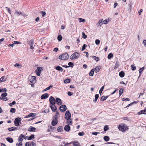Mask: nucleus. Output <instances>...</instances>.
I'll list each match as a JSON object with an SVG mask.
<instances>
[{"instance_id": "nucleus-1", "label": "nucleus", "mask_w": 146, "mask_h": 146, "mask_svg": "<svg viewBox=\"0 0 146 146\" xmlns=\"http://www.w3.org/2000/svg\"><path fill=\"white\" fill-rule=\"evenodd\" d=\"M69 57V56L67 52L59 56L58 58L62 60H67Z\"/></svg>"}, {"instance_id": "nucleus-2", "label": "nucleus", "mask_w": 146, "mask_h": 146, "mask_svg": "<svg viewBox=\"0 0 146 146\" xmlns=\"http://www.w3.org/2000/svg\"><path fill=\"white\" fill-rule=\"evenodd\" d=\"M80 56V54L78 52H75L72 54L70 56V58L71 60H73L78 58Z\"/></svg>"}, {"instance_id": "nucleus-3", "label": "nucleus", "mask_w": 146, "mask_h": 146, "mask_svg": "<svg viewBox=\"0 0 146 146\" xmlns=\"http://www.w3.org/2000/svg\"><path fill=\"white\" fill-rule=\"evenodd\" d=\"M21 120V118H16L15 120L14 123L15 125L17 126H18L19 125V123Z\"/></svg>"}, {"instance_id": "nucleus-4", "label": "nucleus", "mask_w": 146, "mask_h": 146, "mask_svg": "<svg viewBox=\"0 0 146 146\" xmlns=\"http://www.w3.org/2000/svg\"><path fill=\"white\" fill-rule=\"evenodd\" d=\"M43 70L42 68L40 67H38L37 68V69L35 71V73L38 76H39L41 73V72Z\"/></svg>"}, {"instance_id": "nucleus-5", "label": "nucleus", "mask_w": 146, "mask_h": 146, "mask_svg": "<svg viewBox=\"0 0 146 146\" xmlns=\"http://www.w3.org/2000/svg\"><path fill=\"white\" fill-rule=\"evenodd\" d=\"M28 44L30 46V48L31 49H34V47L33 45L34 44V40L33 39H31L30 41H28Z\"/></svg>"}, {"instance_id": "nucleus-6", "label": "nucleus", "mask_w": 146, "mask_h": 146, "mask_svg": "<svg viewBox=\"0 0 146 146\" xmlns=\"http://www.w3.org/2000/svg\"><path fill=\"white\" fill-rule=\"evenodd\" d=\"M28 80L30 82H36V77L35 76H29L28 78Z\"/></svg>"}, {"instance_id": "nucleus-7", "label": "nucleus", "mask_w": 146, "mask_h": 146, "mask_svg": "<svg viewBox=\"0 0 146 146\" xmlns=\"http://www.w3.org/2000/svg\"><path fill=\"white\" fill-rule=\"evenodd\" d=\"M49 101L50 102V105H54L56 103L55 99L52 96L50 97L49 99Z\"/></svg>"}, {"instance_id": "nucleus-8", "label": "nucleus", "mask_w": 146, "mask_h": 146, "mask_svg": "<svg viewBox=\"0 0 146 146\" xmlns=\"http://www.w3.org/2000/svg\"><path fill=\"white\" fill-rule=\"evenodd\" d=\"M7 94L6 93H4L1 95V97L0 98V99H3L4 101H7V98L6 97L7 95Z\"/></svg>"}, {"instance_id": "nucleus-9", "label": "nucleus", "mask_w": 146, "mask_h": 146, "mask_svg": "<svg viewBox=\"0 0 146 146\" xmlns=\"http://www.w3.org/2000/svg\"><path fill=\"white\" fill-rule=\"evenodd\" d=\"M71 117V114L70 112L67 111L66 112L65 115V118L67 120H68Z\"/></svg>"}, {"instance_id": "nucleus-10", "label": "nucleus", "mask_w": 146, "mask_h": 146, "mask_svg": "<svg viewBox=\"0 0 146 146\" xmlns=\"http://www.w3.org/2000/svg\"><path fill=\"white\" fill-rule=\"evenodd\" d=\"M118 128L120 131H123L126 129L125 126H124V124H122L119 125Z\"/></svg>"}, {"instance_id": "nucleus-11", "label": "nucleus", "mask_w": 146, "mask_h": 146, "mask_svg": "<svg viewBox=\"0 0 146 146\" xmlns=\"http://www.w3.org/2000/svg\"><path fill=\"white\" fill-rule=\"evenodd\" d=\"M60 109L62 111H65L66 110V107L65 105H62L60 107Z\"/></svg>"}, {"instance_id": "nucleus-12", "label": "nucleus", "mask_w": 146, "mask_h": 146, "mask_svg": "<svg viewBox=\"0 0 146 146\" xmlns=\"http://www.w3.org/2000/svg\"><path fill=\"white\" fill-rule=\"evenodd\" d=\"M56 102L58 105H60L62 104L61 100L59 98H57L56 99Z\"/></svg>"}, {"instance_id": "nucleus-13", "label": "nucleus", "mask_w": 146, "mask_h": 146, "mask_svg": "<svg viewBox=\"0 0 146 146\" xmlns=\"http://www.w3.org/2000/svg\"><path fill=\"white\" fill-rule=\"evenodd\" d=\"M49 96V95L47 93H45L42 94L41 96V99H45L48 98Z\"/></svg>"}, {"instance_id": "nucleus-14", "label": "nucleus", "mask_w": 146, "mask_h": 146, "mask_svg": "<svg viewBox=\"0 0 146 146\" xmlns=\"http://www.w3.org/2000/svg\"><path fill=\"white\" fill-rule=\"evenodd\" d=\"M50 107L51 108L52 111H55L57 109L56 107L54 105H50Z\"/></svg>"}, {"instance_id": "nucleus-15", "label": "nucleus", "mask_w": 146, "mask_h": 146, "mask_svg": "<svg viewBox=\"0 0 146 146\" xmlns=\"http://www.w3.org/2000/svg\"><path fill=\"white\" fill-rule=\"evenodd\" d=\"M64 129L66 131H69L70 129V127L68 125H67L65 126Z\"/></svg>"}, {"instance_id": "nucleus-16", "label": "nucleus", "mask_w": 146, "mask_h": 146, "mask_svg": "<svg viewBox=\"0 0 146 146\" xmlns=\"http://www.w3.org/2000/svg\"><path fill=\"white\" fill-rule=\"evenodd\" d=\"M36 130V128L32 126H30L28 129V131L30 132L35 131Z\"/></svg>"}, {"instance_id": "nucleus-17", "label": "nucleus", "mask_w": 146, "mask_h": 146, "mask_svg": "<svg viewBox=\"0 0 146 146\" xmlns=\"http://www.w3.org/2000/svg\"><path fill=\"white\" fill-rule=\"evenodd\" d=\"M24 137V136L22 134H21L18 138V141H22L23 140Z\"/></svg>"}, {"instance_id": "nucleus-18", "label": "nucleus", "mask_w": 146, "mask_h": 146, "mask_svg": "<svg viewBox=\"0 0 146 146\" xmlns=\"http://www.w3.org/2000/svg\"><path fill=\"white\" fill-rule=\"evenodd\" d=\"M5 76H2L0 79V82H4L5 81H7V78H5Z\"/></svg>"}, {"instance_id": "nucleus-19", "label": "nucleus", "mask_w": 146, "mask_h": 146, "mask_svg": "<svg viewBox=\"0 0 146 146\" xmlns=\"http://www.w3.org/2000/svg\"><path fill=\"white\" fill-rule=\"evenodd\" d=\"M103 20L102 19H100L98 21V23L97 25V27H100L101 25H102L103 23L102 22Z\"/></svg>"}, {"instance_id": "nucleus-20", "label": "nucleus", "mask_w": 146, "mask_h": 146, "mask_svg": "<svg viewBox=\"0 0 146 146\" xmlns=\"http://www.w3.org/2000/svg\"><path fill=\"white\" fill-rule=\"evenodd\" d=\"M55 69L60 72H62L63 70V68L59 66H57L55 68Z\"/></svg>"}, {"instance_id": "nucleus-21", "label": "nucleus", "mask_w": 146, "mask_h": 146, "mask_svg": "<svg viewBox=\"0 0 146 146\" xmlns=\"http://www.w3.org/2000/svg\"><path fill=\"white\" fill-rule=\"evenodd\" d=\"M17 129L16 127H12L9 128L8 129V130L9 131H15Z\"/></svg>"}, {"instance_id": "nucleus-22", "label": "nucleus", "mask_w": 146, "mask_h": 146, "mask_svg": "<svg viewBox=\"0 0 146 146\" xmlns=\"http://www.w3.org/2000/svg\"><path fill=\"white\" fill-rule=\"evenodd\" d=\"M119 62L118 61L116 62L115 64L114 67V68L115 69H116L119 66Z\"/></svg>"}, {"instance_id": "nucleus-23", "label": "nucleus", "mask_w": 146, "mask_h": 146, "mask_svg": "<svg viewBox=\"0 0 146 146\" xmlns=\"http://www.w3.org/2000/svg\"><path fill=\"white\" fill-rule=\"evenodd\" d=\"M58 120H56L55 119H53L52 122V125L53 126L56 125L58 123Z\"/></svg>"}, {"instance_id": "nucleus-24", "label": "nucleus", "mask_w": 146, "mask_h": 146, "mask_svg": "<svg viewBox=\"0 0 146 146\" xmlns=\"http://www.w3.org/2000/svg\"><path fill=\"white\" fill-rule=\"evenodd\" d=\"M125 75V73L123 71H121L119 73V76L121 78L123 77Z\"/></svg>"}, {"instance_id": "nucleus-25", "label": "nucleus", "mask_w": 146, "mask_h": 146, "mask_svg": "<svg viewBox=\"0 0 146 146\" xmlns=\"http://www.w3.org/2000/svg\"><path fill=\"white\" fill-rule=\"evenodd\" d=\"M14 66L19 68H20L21 67L22 65L20 64L16 63L14 65Z\"/></svg>"}, {"instance_id": "nucleus-26", "label": "nucleus", "mask_w": 146, "mask_h": 146, "mask_svg": "<svg viewBox=\"0 0 146 146\" xmlns=\"http://www.w3.org/2000/svg\"><path fill=\"white\" fill-rule=\"evenodd\" d=\"M90 57L96 61V62H98L99 60V58L98 57L94 56H90Z\"/></svg>"}, {"instance_id": "nucleus-27", "label": "nucleus", "mask_w": 146, "mask_h": 146, "mask_svg": "<svg viewBox=\"0 0 146 146\" xmlns=\"http://www.w3.org/2000/svg\"><path fill=\"white\" fill-rule=\"evenodd\" d=\"M6 139L7 141L10 143H12L13 141V139L11 137H7Z\"/></svg>"}, {"instance_id": "nucleus-28", "label": "nucleus", "mask_w": 146, "mask_h": 146, "mask_svg": "<svg viewBox=\"0 0 146 146\" xmlns=\"http://www.w3.org/2000/svg\"><path fill=\"white\" fill-rule=\"evenodd\" d=\"M108 97V96H103L101 98V100L102 101H104L106 100L107 98Z\"/></svg>"}, {"instance_id": "nucleus-29", "label": "nucleus", "mask_w": 146, "mask_h": 146, "mask_svg": "<svg viewBox=\"0 0 146 146\" xmlns=\"http://www.w3.org/2000/svg\"><path fill=\"white\" fill-rule=\"evenodd\" d=\"M100 68L98 67H96L95 68L93 69L94 70V72H95L96 73H97L100 70Z\"/></svg>"}, {"instance_id": "nucleus-30", "label": "nucleus", "mask_w": 146, "mask_h": 146, "mask_svg": "<svg viewBox=\"0 0 146 146\" xmlns=\"http://www.w3.org/2000/svg\"><path fill=\"white\" fill-rule=\"evenodd\" d=\"M63 128L62 126H59L57 128V130L58 132H61L63 131Z\"/></svg>"}, {"instance_id": "nucleus-31", "label": "nucleus", "mask_w": 146, "mask_h": 146, "mask_svg": "<svg viewBox=\"0 0 146 146\" xmlns=\"http://www.w3.org/2000/svg\"><path fill=\"white\" fill-rule=\"evenodd\" d=\"M94 69H92L90 71V73H89V75L92 76H93L94 73Z\"/></svg>"}, {"instance_id": "nucleus-32", "label": "nucleus", "mask_w": 146, "mask_h": 146, "mask_svg": "<svg viewBox=\"0 0 146 146\" xmlns=\"http://www.w3.org/2000/svg\"><path fill=\"white\" fill-rule=\"evenodd\" d=\"M104 139L105 141H109L110 138L108 136H106L104 137Z\"/></svg>"}, {"instance_id": "nucleus-33", "label": "nucleus", "mask_w": 146, "mask_h": 146, "mask_svg": "<svg viewBox=\"0 0 146 146\" xmlns=\"http://www.w3.org/2000/svg\"><path fill=\"white\" fill-rule=\"evenodd\" d=\"M52 85H50L49 87H47L46 88H45L44 90L43 91H45L46 90H50V88H51L52 87Z\"/></svg>"}, {"instance_id": "nucleus-34", "label": "nucleus", "mask_w": 146, "mask_h": 146, "mask_svg": "<svg viewBox=\"0 0 146 146\" xmlns=\"http://www.w3.org/2000/svg\"><path fill=\"white\" fill-rule=\"evenodd\" d=\"M113 55L112 53L109 54L108 56V59H110L113 57Z\"/></svg>"}, {"instance_id": "nucleus-35", "label": "nucleus", "mask_w": 146, "mask_h": 146, "mask_svg": "<svg viewBox=\"0 0 146 146\" xmlns=\"http://www.w3.org/2000/svg\"><path fill=\"white\" fill-rule=\"evenodd\" d=\"M34 135H31L29 137H28V140H30L31 139H33L34 138Z\"/></svg>"}, {"instance_id": "nucleus-36", "label": "nucleus", "mask_w": 146, "mask_h": 146, "mask_svg": "<svg viewBox=\"0 0 146 146\" xmlns=\"http://www.w3.org/2000/svg\"><path fill=\"white\" fill-rule=\"evenodd\" d=\"M62 36L61 35H59L58 36L57 39L58 41H61L62 40Z\"/></svg>"}, {"instance_id": "nucleus-37", "label": "nucleus", "mask_w": 146, "mask_h": 146, "mask_svg": "<svg viewBox=\"0 0 146 146\" xmlns=\"http://www.w3.org/2000/svg\"><path fill=\"white\" fill-rule=\"evenodd\" d=\"M99 95L98 94H96L95 95V99L94 101V102H96L97 101V99L99 98Z\"/></svg>"}, {"instance_id": "nucleus-38", "label": "nucleus", "mask_w": 146, "mask_h": 146, "mask_svg": "<svg viewBox=\"0 0 146 146\" xmlns=\"http://www.w3.org/2000/svg\"><path fill=\"white\" fill-rule=\"evenodd\" d=\"M87 46V45L85 44H83L82 46V51H84L86 48Z\"/></svg>"}, {"instance_id": "nucleus-39", "label": "nucleus", "mask_w": 146, "mask_h": 146, "mask_svg": "<svg viewBox=\"0 0 146 146\" xmlns=\"http://www.w3.org/2000/svg\"><path fill=\"white\" fill-rule=\"evenodd\" d=\"M67 122L68 124V125H71L72 124V120L71 119H68V120H67Z\"/></svg>"}, {"instance_id": "nucleus-40", "label": "nucleus", "mask_w": 146, "mask_h": 146, "mask_svg": "<svg viewBox=\"0 0 146 146\" xmlns=\"http://www.w3.org/2000/svg\"><path fill=\"white\" fill-rule=\"evenodd\" d=\"M15 13L17 14V15L18 16L20 15L21 14V12L19 11H18L16 10L15 11Z\"/></svg>"}, {"instance_id": "nucleus-41", "label": "nucleus", "mask_w": 146, "mask_h": 146, "mask_svg": "<svg viewBox=\"0 0 146 146\" xmlns=\"http://www.w3.org/2000/svg\"><path fill=\"white\" fill-rule=\"evenodd\" d=\"M109 129L108 126V125H105L104 127V130L105 131H106L108 130Z\"/></svg>"}, {"instance_id": "nucleus-42", "label": "nucleus", "mask_w": 146, "mask_h": 146, "mask_svg": "<svg viewBox=\"0 0 146 146\" xmlns=\"http://www.w3.org/2000/svg\"><path fill=\"white\" fill-rule=\"evenodd\" d=\"M10 111L11 113H14L15 112V109L14 108H12L11 109Z\"/></svg>"}, {"instance_id": "nucleus-43", "label": "nucleus", "mask_w": 146, "mask_h": 146, "mask_svg": "<svg viewBox=\"0 0 146 146\" xmlns=\"http://www.w3.org/2000/svg\"><path fill=\"white\" fill-rule=\"evenodd\" d=\"M123 89H121L119 91V95L120 96L123 93Z\"/></svg>"}, {"instance_id": "nucleus-44", "label": "nucleus", "mask_w": 146, "mask_h": 146, "mask_svg": "<svg viewBox=\"0 0 146 146\" xmlns=\"http://www.w3.org/2000/svg\"><path fill=\"white\" fill-rule=\"evenodd\" d=\"M73 144L75 146H80L79 143L78 142H73Z\"/></svg>"}, {"instance_id": "nucleus-45", "label": "nucleus", "mask_w": 146, "mask_h": 146, "mask_svg": "<svg viewBox=\"0 0 146 146\" xmlns=\"http://www.w3.org/2000/svg\"><path fill=\"white\" fill-rule=\"evenodd\" d=\"M104 86H103L101 88V89H100V90H99V94H101L103 91V90H104Z\"/></svg>"}, {"instance_id": "nucleus-46", "label": "nucleus", "mask_w": 146, "mask_h": 146, "mask_svg": "<svg viewBox=\"0 0 146 146\" xmlns=\"http://www.w3.org/2000/svg\"><path fill=\"white\" fill-rule=\"evenodd\" d=\"M131 67L132 70H135L136 69V67L134 65H132L131 66Z\"/></svg>"}, {"instance_id": "nucleus-47", "label": "nucleus", "mask_w": 146, "mask_h": 146, "mask_svg": "<svg viewBox=\"0 0 146 146\" xmlns=\"http://www.w3.org/2000/svg\"><path fill=\"white\" fill-rule=\"evenodd\" d=\"M16 102L15 101H14L13 102L11 103H9V105L10 106H12L13 105H15L16 104Z\"/></svg>"}, {"instance_id": "nucleus-48", "label": "nucleus", "mask_w": 146, "mask_h": 146, "mask_svg": "<svg viewBox=\"0 0 146 146\" xmlns=\"http://www.w3.org/2000/svg\"><path fill=\"white\" fill-rule=\"evenodd\" d=\"M40 13H41L42 15V17H44L46 14V13L45 12L42 11H40Z\"/></svg>"}, {"instance_id": "nucleus-49", "label": "nucleus", "mask_w": 146, "mask_h": 146, "mask_svg": "<svg viewBox=\"0 0 146 146\" xmlns=\"http://www.w3.org/2000/svg\"><path fill=\"white\" fill-rule=\"evenodd\" d=\"M95 42L96 45H98L100 44V41L99 39H96L95 40Z\"/></svg>"}, {"instance_id": "nucleus-50", "label": "nucleus", "mask_w": 146, "mask_h": 146, "mask_svg": "<svg viewBox=\"0 0 146 146\" xmlns=\"http://www.w3.org/2000/svg\"><path fill=\"white\" fill-rule=\"evenodd\" d=\"M79 20L80 21V22H82L83 23L85 22V20L84 19H83L82 18H79Z\"/></svg>"}, {"instance_id": "nucleus-51", "label": "nucleus", "mask_w": 146, "mask_h": 146, "mask_svg": "<svg viewBox=\"0 0 146 146\" xmlns=\"http://www.w3.org/2000/svg\"><path fill=\"white\" fill-rule=\"evenodd\" d=\"M82 37L84 38V39H86L87 37V35H86L84 32L82 33Z\"/></svg>"}, {"instance_id": "nucleus-52", "label": "nucleus", "mask_w": 146, "mask_h": 146, "mask_svg": "<svg viewBox=\"0 0 146 146\" xmlns=\"http://www.w3.org/2000/svg\"><path fill=\"white\" fill-rule=\"evenodd\" d=\"M84 134V132L82 131L81 132H79L78 133V135L80 136H82Z\"/></svg>"}, {"instance_id": "nucleus-53", "label": "nucleus", "mask_w": 146, "mask_h": 146, "mask_svg": "<svg viewBox=\"0 0 146 146\" xmlns=\"http://www.w3.org/2000/svg\"><path fill=\"white\" fill-rule=\"evenodd\" d=\"M5 8L7 10L8 12L10 13V14H11V11L10 10V9L8 7H5Z\"/></svg>"}, {"instance_id": "nucleus-54", "label": "nucleus", "mask_w": 146, "mask_h": 146, "mask_svg": "<svg viewBox=\"0 0 146 146\" xmlns=\"http://www.w3.org/2000/svg\"><path fill=\"white\" fill-rule=\"evenodd\" d=\"M13 43L14 44H21V42L19 41H14L13 42Z\"/></svg>"}, {"instance_id": "nucleus-55", "label": "nucleus", "mask_w": 146, "mask_h": 146, "mask_svg": "<svg viewBox=\"0 0 146 146\" xmlns=\"http://www.w3.org/2000/svg\"><path fill=\"white\" fill-rule=\"evenodd\" d=\"M36 144L34 142H31L29 143V146H36Z\"/></svg>"}, {"instance_id": "nucleus-56", "label": "nucleus", "mask_w": 146, "mask_h": 146, "mask_svg": "<svg viewBox=\"0 0 146 146\" xmlns=\"http://www.w3.org/2000/svg\"><path fill=\"white\" fill-rule=\"evenodd\" d=\"M142 114H146V109L141 110Z\"/></svg>"}, {"instance_id": "nucleus-57", "label": "nucleus", "mask_w": 146, "mask_h": 146, "mask_svg": "<svg viewBox=\"0 0 146 146\" xmlns=\"http://www.w3.org/2000/svg\"><path fill=\"white\" fill-rule=\"evenodd\" d=\"M122 100L123 101H129L130 100V99L129 98H123L122 99Z\"/></svg>"}, {"instance_id": "nucleus-58", "label": "nucleus", "mask_w": 146, "mask_h": 146, "mask_svg": "<svg viewBox=\"0 0 146 146\" xmlns=\"http://www.w3.org/2000/svg\"><path fill=\"white\" fill-rule=\"evenodd\" d=\"M100 133V132H92V134L93 135H97V134H99Z\"/></svg>"}, {"instance_id": "nucleus-59", "label": "nucleus", "mask_w": 146, "mask_h": 146, "mask_svg": "<svg viewBox=\"0 0 146 146\" xmlns=\"http://www.w3.org/2000/svg\"><path fill=\"white\" fill-rule=\"evenodd\" d=\"M68 64L69 66H70L71 67H73V63L72 62H69Z\"/></svg>"}, {"instance_id": "nucleus-60", "label": "nucleus", "mask_w": 146, "mask_h": 146, "mask_svg": "<svg viewBox=\"0 0 146 146\" xmlns=\"http://www.w3.org/2000/svg\"><path fill=\"white\" fill-rule=\"evenodd\" d=\"M144 67L140 68L139 69V73L140 74L144 70Z\"/></svg>"}, {"instance_id": "nucleus-61", "label": "nucleus", "mask_w": 146, "mask_h": 146, "mask_svg": "<svg viewBox=\"0 0 146 146\" xmlns=\"http://www.w3.org/2000/svg\"><path fill=\"white\" fill-rule=\"evenodd\" d=\"M102 22L103 23L105 24H107L108 23V21H107V20H104Z\"/></svg>"}, {"instance_id": "nucleus-62", "label": "nucleus", "mask_w": 146, "mask_h": 146, "mask_svg": "<svg viewBox=\"0 0 146 146\" xmlns=\"http://www.w3.org/2000/svg\"><path fill=\"white\" fill-rule=\"evenodd\" d=\"M70 82V80L69 79H67L66 80H65L64 82Z\"/></svg>"}, {"instance_id": "nucleus-63", "label": "nucleus", "mask_w": 146, "mask_h": 146, "mask_svg": "<svg viewBox=\"0 0 146 146\" xmlns=\"http://www.w3.org/2000/svg\"><path fill=\"white\" fill-rule=\"evenodd\" d=\"M35 114V113H31L29 114L28 115L29 116V117H31L33 116Z\"/></svg>"}, {"instance_id": "nucleus-64", "label": "nucleus", "mask_w": 146, "mask_h": 146, "mask_svg": "<svg viewBox=\"0 0 146 146\" xmlns=\"http://www.w3.org/2000/svg\"><path fill=\"white\" fill-rule=\"evenodd\" d=\"M72 143V142H70V143H66L65 144L64 146L62 145H59V146H67V145H70V144Z\"/></svg>"}]
</instances>
